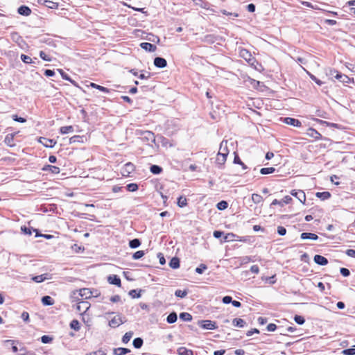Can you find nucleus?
<instances>
[{"mask_svg": "<svg viewBox=\"0 0 355 355\" xmlns=\"http://www.w3.org/2000/svg\"><path fill=\"white\" fill-rule=\"evenodd\" d=\"M136 135L144 141L148 142L149 145L155 142V134L151 131L137 130Z\"/></svg>", "mask_w": 355, "mask_h": 355, "instance_id": "nucleus-1", "label": "nucleus"}, {"mask_svg": "<svg viewBox=\"0 0 355 355\" xmlns=\"http://www.w3.org/2000/svg\"><path fill=\"white\" fill-rule=\"evenodd\" d=\"M125 322L126 320L125 317H122L120 314H117L111 320H110L109 326L112 328H116Z\"/></svg>", "mask_w": 355, "mask_h": 355, "instance_id": "nucleus-2", "label": "nucleus"}, {"mask_svg": "<svg viewBox=\"0 0 355 355\" xmlns=\"http://www.w3.org/2000/svg\"><path fill=\"white\" fill-rule=\"evenodd\" d=\"M198 324L205 329L214 330L217 328L216 322L209 320H199Z\"/></svg>", "mask_w": 355, "mask_h": 355, "instance_id": "nucleus-3", "label": "nucleus"}, {"mask_svg": "<svg viewBox=\"0 0 355 355\" xmlns=\"http://www.w3.org/2000/svg\"><path fill=\"white\" fill-rule=\"evenodd\" d=\"M239 55L243 58L244 60H245L248 63H251L252 64L254 60V57L252 55V54L250 53V52L249 51H248L247 49H242L240 50L239 51Z\"/></svg>", "mask_w": 355, "mask_h": 355, "instance_id": "nucleus-4", "label": "nucleus"}, {"mask_svg": "<svg viewBox=\"0 0 355 355\" xmlns=\"http://www.w3.org/2000/svg\"><path fill=\"white\" fill-rule=\"evenodd\" d=\"M90 307V304L87 302L82 300L79 302L76 306V309L80 313H85Z\"/></svg>", "mask_w": 355, "mask_h": 355, "instance_id": "nucleus-5", "label": "nucleus"}, {"mask_svg": "<svg viewBox=\"0 0 355 355\" xmlns=\"http://www.w3.org/2000/svg\"><path fill=\"white\" fill-rule=\"evenodd\" d=\"M291 195L296 197L302 203H305L306 195L302 190H293L291 191Z\"/></svg>", "mask_w": 355, "mask_h": 355, "instance_id": "nucleus-6", "label": "nucleus"}, {"mask_svg": "<svg viewBox=\"0 0 355 355\" xmlns=\"http://www.w3.org/2000/svg\"><path fill=\"white\" fill-rule=\"evenodd\" d=\"M228 153L229 152L227 149H225V152H218L216 157L217 164L220 165H223L226 161Z\"/></svg>", "mask_w": 355, "mask_h": 355, "instance_id": "nucleus-7", "label": "nucleus"}, {"mask_svg": "<svg viewBox=\"0 0 355 355\" xmlns=\"http://www.w3.org/2000/svg\"><path fill=\"white\" fill-rule=\"evenodd\" d=\"M78 291L82 299H89L94 296L93 292L89 288H84L78 290Z\"/></svg>", "mask_w": 355, "mask_h": 355, "instance_id": "nucleus-8", "label": "nucleus"}, {"mask_svg": "<svg viewBox=\"0 0 355 355\" xmlns=\"http://www.w3.org/2000/svg\"><path fill=\"white\" fill-rule=\"evenodd\" d=\"M282 121L286 124L295 126V127H300L302 125V123L296 119L291 118V117H285L282 119Z\"/></svg>", "mask_w": 355, "mask_h": 355, "instance_id": "nucleus-9", "label": "nucleus"}, {"mask_svg": "<svg viewBox=\"0 0 355 355\" xmlns=\"http://www.w3.org/2000/svg\"><path fill=\"white\" fill-rule=\"evenodd\" d=\"M135 169V166L130 162L125 164L123 168H122L121 173L123 176H128L130 173H131Z\"/></svg>", "mask_w": 355, "mask_h": 355, "instance_id": "nucleus-10", "label": "nucleus"}, {"mask_svg": "<svg viewBox=\"0 0 355 355\" xmlns=\"http://www.w3.org/2000/svg\"><path fill=\"white\" fill-rule=\"evenodd\" d=\"M40 142L47 148H53L56 144L55 141L45 137H41Z\"/></svg>", "mask_w": 355, "mask_h": 355, "instance_id": "nucleus-11", "label": "nucleus"}, {"mask_svg": "<svg viewBox=\"0 0 355 355\" xmlns=\"http://www.w3.org/2000/svg\"><path fill=\"white\" fill-rule=\"evenodd\" d=\"M154 64L158 68H164L167 65L166 59L161 57H156L154 59Z\"/></svg>", "mask_w": 355, "mask_h": 355, "instance_id": "nucleus-12", "label": "nucleus"}, {"mask_svg": "<svg viewBox=\"0 0 355 355\" xmlns=\"http://www.w3.org/2000/svg\"><path fill=\"white\" fill-rule=\"evenodd\" d=\"M313 260L315 263H317L320 266H325L328 263L327 259L326 257H324L322 255H319V254L315 255L313 257Z\"/></svg>", "mask_w": 355, "mask_h": 355, "instance_id": "nucleus-13", "label": "nucleus"}, {"mask_svg": "<svg viewBox=\"0 0 355 355\" xmlns=\"http://www.w3.org/2000/svg\"><path fill=\"white\" fill-rule=\"evenodd\" d=\"M107 281L110 284H114L119 287L121 286V279L116 275H110L107 278Z\"/></svg>", "mask_w": 355, "mask_h": 355, "instance_id": "nucleus-14", "label": "nucleus"}, {"mask_svg": "<svg viewBox=\"0 0 355 355\" xmlns=\"http://www.w3.org/2000/svg\"><path fill=\"white\" fill-rule=\"evenodd\" d=\"M140 46L141 49H143L148 52H154L157 49V47L155 45L152 44L148 42H142L140 44Z\"/></svg>", "mask_w": 355, "mask_h": 355, "instance_id": "nucleus-15", "label": "nucleus"}, {"mask_svg": "<svg viewBox=\"0 0 355 355\" xmlns=\"http://www.w3.org/2000/svg\"><path fill=\"white\" fill-rule=\"evenodd\" d=\"M17 12L19 15L23 16H29L31 14V8L26 6H21L19 7Z\"/></svg>", "mask_w": 355, "mask_h": 355, "instance_id": "nucleus-16", "label": "nucleus"}, {"mask_svg": "<svg viewBox=\"0 0 355 355\" xmlns=\"http://www.w3.org/2000/svg\"><path fill=\"white\" fill-rule=\"evenodd\" d=\"M300 238L303 240H305V239L317 240V239H318V236L314 233L303 232L301 234Z\"/></svg>", "mask_w": 355, "mask_h": 355, "instance_id": "nucleus-17", "label": "nucleus"}, {"mask_svg": "<svg viewBox=\"0 0 355 355\" xmlns=\"http://www.w3.org/2000/svg\"><path fill=\"white\" fill-rule=\"evenodd\" d=\"M335 78L343 83H349L351 81V78L349 76L343 74L340 72V73H336V75L335 76Z\"/></svg>", "mask_w": 355, "mask_h": 355, "instance_id": "nucleus-18", "label": "nucleus"}, {"mask_svg": "<svg viewBox=\"0 0 355 355\" xmlns=\"http://www.w3.org/2000/svg\"><path fill=\"white\" fill-rule=\"evenodd\" d=\"M42 170L43 171H49L52 173H54V174H58L60 171V168H58V167H57L55 166H52V165L44 166L43 167Z\"/></svg>", "mask_w": 355, "mask_h": 355, "instance_id": "nucleus-19", "label": "nucleus"}, {"mask_svg": "<svg viewBox=\"0 0 355 355\" xmlns=\"http://www.w3.org/2000/svg\"><path fill=\"white\" fill-rule=\"evenodd\" d=\"M178 355H193V352L184 347H180L178 349Z\"/></svg>", "mask_w": 355, "mask_h": 355, "instance_id": "nucleus-20", "label": "nucleus"}, {"mask_svg": "<svg viewBox=\"0 0 355 355\" xmlns=\"http://www.w3.org/2000/svg\"><path fill=\"white\" fill-rule=\"evenodd\" d=\"M307 135L314 139H320L321 137V135L315 129L310 128L307 130Z\"/></svg>", "mask_w": 355, "mask_h": 355, "instance_id": "nucleus-21", "label": "nucleus"}, {"mask_svg": "<svg viewBox=\"0 0 355 355\" xmlns=\"http://www.w3.org/2000/svg\"><path fill=\"white\" fill-rule=\"evenodd\" d=\"M42 302L45 306H51L54 304V300L51 297L45 295L42 297Z\"/></svg>", "mask_w": 355, "mask_h": 355, "instance_id": "nucleus-22", "label": "nucleus"}, {"mask_svg": "<svg viewBox=\"0 0 355 355\" xmlns=\"http://www.w3.org/2000/svg\"><path fill=\"white\" fill-rule=\"evenodd\" d=\"M129 352H130V350L124 347H119L114 349V354L115 355H125Z\"/></svg>", "mask_w": 355, "mask_h": 355, "instance_id": "nucleus-23", "label": "nucleus"}, {"mask_svg": "<svg viewBox=\"0 0 355 355\" xmlns=\"http://www.w3.org/2000/svg\"><path fill=\"white\" fill-rule=\"evenodd\" d=\"M47 276H48V274H42L40 275L34 276L31 278V279L37 283H41V282H44V280L49 279L47 277Z\"/></svg>", "mask_w": 355, "mask_h": 355, "instance_id": "nucleus-24", "label": "nucleus"}, {"mask_svg": "<svg viewBox=\"0 0 355 355\" xmlns=\"http://www.w3.org/2000/svg\"><path fill=\"white\" fill-rule=\"evenodd\" d=\"M169 266L173 269L178 268L180 267V259L176 257H173L169 262Z\"/></svg>", "mask_w": 355, "mask_h": 355, "instance_id": "nucleus-25", "label": "nucleus"}, {"mask_svg": "<svg viewBox=\"0 0 355 355\" xmlns=\"http://www.w3.org/2000/svg\"><path fill=\"white\" fill-rule=\"evenodd\" d=\"M58 72L60 73L62 78L66 80L69 81L71 83H72L73 85H76V83L73 80L68 74H67L62 69H58Z\"/></svg>", "mask_w": 355, "mask_h": 355, "instance_id": "nucleus-26", "label": "nucleus"}, {"mask_svg": "<svg viewBox=\"0 0 355 355\" xmlns=\"http://www.w3.org/2000/svg\"><path fill=\"white\" fill-rule=\"evenodd\" d=\"M315 196L322 200H327L331 197V193L328 191L318 192Z\"/></svg>", "mask_w": 355, "mask_h": 355, "instance_id": "nucleus-27", "label": "nucleus"}, {"mask_svg": "<svg viewBox=\"0 0 355 355\" xmlns=\"http://www.w3.org/2000/svg\"><path fill=\"white\" fill-rule=\"evenodd\" d=\"M178 315L175 312L171 313L166 318V321L169 324H173L177 321Z\"/></svg>", "mask_w": 355, "mask_h": 355, "instance_id": "nucleus-28", "label": "nucleus"}, {"mask_svg": "<svg viewBox=\"0 0 355 355\" xmlns=\"http://www.w3.org/2000/svg\"><path fill=\"white\" fill-rule=\"evenodd\" d=\"M232 324L235 327H243L246 322L244 320L241 318H235L233 320Z\"/></svg>", "mask_w": 355, "mask_h": 355, "instance_id": "nucleus-29", "label": "nucleus"}, {"mask_svg": "<svg viewBox=\"0 0 355 355\" xmlns=\"http://www.w3.org/2000/svg\"><path fill=\"white\" fill-rule=\"evenodd\" d=\"M150 171L153 174H155V175H158L159 173H162V168L158 165H152L150 167Z\"/></svg>", "mask_w": 355, "mask_h": 355, "instance_id": "nucleus-30", "label": "nucleus"}, {"mask_svg": "<svg viewBox=\"0 0 355 355\" xmlns=\"http://www.w3.org/2000/svg\"><path fill=\"white\" fill-rule=\"evenodd\" d=\"M141 245V241L138 239H134L129 241V246L131 248H137Z\"/></svg>", "mask_w": 355, "mask_h": 355, "instance_id": "nucleus-31", "label": "nucleus"}, {"mask_svg": "<svg viewBox=\"0 0 355 355\" xmlns=\"http://www.w3.org/2000/svg\"><path fill=\"white\" fill-rule=\"evenodd\" d=\"M44 6L51 9H57L58 8V3L53 2L49 0L44 1Z\"/></svg>", "mask_w": 355, "mask_h": 355, "instance_id": "nucleus-32", "label": "nucleus"}, {"mask_svg": "<svg viewBox=\"0 0 355 355\" xmlns=\"http://www.w3.org/2000/svg\"><path fill=\"white\" fill-rule=\"evenodd\" d=\"M73 131L72 125L62 126L60 129V132L62 135L67 134Z\"/></svg>", "mask_w": 355, "mask_h": 355, "instance_id": "nucleus-33", "label": "nucleus"}, {"mask_svg": "<svg viewBox=\"0 0 355 355\" xmlns=\"http://www.w3.org/2000/svg\"><path fill=\"white\" fill-rule=\"evenodd\" d=\"M336 73H340L339 71L334 69H326V75L329 77V78L333 79L335 78Z\"/></svg>", "mask_w": 355, "mask_h": 355, "instance_id": "nucleus-34", "label": "nucleus"}, {"mask_svg": "<svg viewBox=\"0 0 355 355\" xmlns=\"http://www.w3.org/2000/svg\"><path fill=\"white\" fill-rule=\"evenodd\" d=\"M144 341L141 338H136L133 340L132 344L136 349H139L143 345Z\"/></svg>", "mask_w": 355, "mask_h": 355, "instance_id": "nucleus-35", "label": "nucleus"}, {"mask_svg": "<svg viewBox=\"0 0 355 355\" xmlns=\"http://www.w3.org/2000/svg\"><path fill=\"white\" fill-rule=\"evenodd\" d=\"M180 318L183 321L189 322L192 320V316L189 313L182 312L180 314Z\"/></svg>", "mask_w": 355, "mask_h": 355, "instance_id": "nucleus-36", "label": "nucleus"}, {"mask_svg": "<svg viewBox=\"0 0 355 355\" xmlns=\"http://www.w3.org/2000/svg\"><path fill=\"white\" fill-rule=\"evenodd\" d=\"M80 295L78 291H73L71 295V299L72 302H78V303L82 300L80 298Z\"/></svg>", "mask_w": 355, "mask_h": 355, "instance_id": "nucleus-37", "label": "nucleus"}, {"mask_svg": "<svg viewBox=\"0 0 355 355\" xmlns=\"http://www.w3.org/2000/svg\"><path fill=\"white\" fill-rule=\"evenodd\" d=\"M275 171V168L274 167H268V168H262L260 169V173L262 175H268L272 173Z\"/></svg>", "mask_w": 355, "mask_h": 355, "instance_id": "nucleus-38", "label": "nucleus"}, {"mask_svg": "<svg viewBox=\"0 0 355 355\" xmlns=\"http://www.w3.org/2000/svg\"><path fill=\"white\" fill-rule=\"evenodd\" d=\"M141 290L132 289L129 291V295L132 298H139L141 297Z\"/></svg>", "mask_w": 355, "mask_h": 355, "instance_id": "nucleus-39", "label": "nucleus"}, {"mask_svg": "<svg viewBox=\"0 0 355 355\" xmlns=\"http://www.w3.org/2000/svg\"><path fill=\"white\" fill-rule=\"evenodd\" d=\"M90 86L92 87V88H96L103 92H105V93H109V89L105 87H103V86H101V85H98L96 83H91L90 84Z\"/></svg>", "mask_w": 355, "mask_h": 355, "instance_id": "nucleus-40", "label": "nucleus"}, {"mask_svg": "<svg viewBox=\"0 0 355 355\" xmlns=\"http://www.w3.org/2000/svg\"><path fill=\"white\" fill-rule=\"evenodd\" d=\"M188 294L187 290H176L175 292V295L178 297L184 298Z\"/></svg>", "mask_w": 355, "mask_h": 355, "instance_id": "nucleus-41", "label": "nucleus"}, {"mask_svg": "<svg viewBox=\"0 0 355 355\" xmlns=\"http://www.w3.org/2000/svg\"><path fill=\"white\" fill-rule=\"evenodd\" d=\"M252 200L253 201L254 203L259 204L263 201V198L259 194L253 193L252 195Z\"/></svg>", "mask_w": 355, "mask_h": 355, "instance_id": "nucleus-42", "label": "nucleus"}, {"mask_svg": "<svg viewBox=\"0 0 355 355\" xmlns=\"http://www.w3.org/2000/svg\"><path fill=\"white\" fill-rule=\"evenodd\" d=\"M70 327L71 329H74L75 331H79V329H80V325L78 320H73L70 322Z\"/></svg>", "mask_w": 355, "mask_h": 355, "instance_id": "nucleus-43", "label": "nucleus"}, {"mask_svg": "<svg viewBox=\"0 0 355 355\" xmlns=\"http://www.w3.org/2000/svg\"><path fill=\"white\" fill-rule=\"evenodd\" d=\"M132 335L133 332L132 331L126 332L122 338V342L123 343H128L132 337Z\"/></svg>", "mask_w": 355, "mask_h": 355, "instance_id": "nucleus-44", "label": "nucleus"}, {"mask_svg": "<svg viewBox=\"0 0 355 355\" xmlns=\"http://www.w3.org/2000/svg\"><path fill=\"white\" fill-rule=\"evenodd\" d=\"M187 205V200L185 197L180 196L178 199V205L180 207H184Z\"/></svg>", "mask_w": 355, "mask_h": 355, "instance_id": "nucleus-45", "label": "nucleus"}, {"mask_svg": "<svg viewBox=\"0 0 355 355\" xmlns=\"http://www.w3.org/2000/svg\"><path fill=\"white\" fill-rule=\"evenodd\" d=\"M228 207V203L225 200H221L216 205V207L218 210H224Z\"/></svg>", "mask_w": 355, "mask_h": 355, "instance_id": "nucleus-46", "label": "nucleus"}, {"mask_svg": "<svg viewBox=\"0 0 355 355\" xmlns=\"http://www.w3.org/2000/svg\"><path fill=\"white\" fill-rule=\"evenodd\" d=\"M234 163L240 164L243 169L247 168V166L241 160L239 155L237 154H235L234 158Z\"/></svg>", "mask_w": 355, "mask_h": 355, "instance_id": "nucleus-47", "label": "nucleus"}, {"mask_svg": "<svg viewBox=\"0 0 355 355\" xmlns=\"http://www.w3.org/2000/svg\"><path fill=\"white\" fill-rule=\"evenodd\" d=\"M21 60L26 64L35 63L30 56L24 54L21 55Z\"/></svg>", "mask_w": 355, "mask_h": 355, "instance_id": "nucleus-48", "label": "nucleus"}, {"mask_svg": "<svg viewBox=\"0 0 355 355\" xmlns=\"http://www.w3.org/2000/svg\"><path fill=\"white\" fill-rule=\"evenodd\" d=\"M126 189L128 191L134 192L138 189V185L135 183H130L127 184Z\"/></svg>", "mask_w": 355, "mask_h": 355, "instance_id": "nucleus-49", "label": "nucleus"}, {"mask_svg": "<svg viewBox=\"0 0 355 355\" xmlns=\"http://www.w3.org/2000/svg\"><path fill=\"white\" fill-rule=\"evenodd\" d=\"M294 320L297 324L300 325L303 324L305 322V319L304 318V317L299 315H295Z\"/></svg>", "mask_w": 355, "mask_h": 355, "instance_id": "nucleus-50", "label": "nucleus"}, {"mask_svg": "<svg viewBox=\"0 0 355 355\" xmlns=\"http://www.w3.org/2000/svg\"><path fill=\"white\" fill-rule=\"evenodd\" d=\"M5 143L9 146H13L15 145L13 144V135H7L5 138Z\"/></svg>", "mask_w": 355, "mask_h": 355, "instance_id": "nucleus-51", "label": "nucleus"}, {"mask_svg": "<svg viewBox=\"0 0 355 355\" xmlns=\"http://www.w3.org/2000/svg\"><path fill=\"white\" fill-rule=\"evenodd\" d=\"M144 255V252L143 250H139L135 252L132 255V259L135 260H137L143 257Z\"/></svg>", "mask_w": 355, "mask_h": 355, "instance_id": "nucleus-52", "label": "nucleus"}, {"mask_svg": "<svg viewBox=\"0 0 355 355\" xmlns=\"http://www.w3.org/2000/svg\"><path fill=\"white\" fill-rule=\"evenodd\" d=\"M207 267L205 264L201 263L198 267L196 268V272L198 274H202Z\"/></svg>", "mask_w": 355, "mask_h": 355, "instance_id": "nucleus-53", "label": "nucleus"}, {"mask_svg": "<svg viewBox=\"0 0 355 355\" xmlns=\"http://www.w3.org/2000/svg\"><path fill=\"white\" fill-rule=\"evenodd\" d=\"M53 340V338L49 336H46V335H44L41 337V342L44 344H47V343H51V341Z\"/></svg>", "mask_w": 355, "mask_h": 355, "instance_id": "nucleus-54", "label": "nucleus"}, {"mask_svg": "<svg viewBox=\"0 0 355 355\" xmlns=\"http://www.w3.org/2000/svg\"><path fill=\"white\" fill-rule=\"evenodd\" d=\"M342 354L344 355H355V348H349L343 350Z\"/></svg>", "mask_w": 355, "mask_h": 355, "instance_id": "nucleus-55", "label": "nucleus"}, {"mask_svg": "<svg viewBox=\"0 0 355 355\" xmlns=\"http://www.w3.org/2000/svg\"><path fill=\"white\" fill-rule=\"evenodd\" d=\"M147 40L152 42H155V43H159V40H160L159 37L158 36L153 35V34H150L149 35V37L147 38Z\"/></svg>", "mask_w": 355, "mask_h": 355, "instance_id": "nucleus-56", "label": "nucleus"}, {"mask_svg": "<svg viewBox=\"0 0 355 355\" xmlns=\"http://www.w3.org/2000/svg\"><path fill=\"white\" fill-rule=\"evenodd\" d=\"M306 73L309 74V77L312 80H313L317 85H322V82L318 79L314 75L310 73L309 71H306Z\"/></svg>", "mask_w": 355, "mask_h": 355, "instance_id": "nucleus-57", "label": "nucleus"}, {"mask_svg": "<svg viewBox=\"0 0 355 355\" xmlns=\"http://www.w3.org/2000/svg\"><path fill=\"white\" fill-rule=\"evenodd\" d=\"M86 355H106V352L104 350L100 349L97 351L87 353Z\"/></svg>", "mask_w": 355, "mask_h": 355, "instance_id": "nucleus-58", "label": "nucleus"}, {"mask_svg": "<svg viewBox=\"0 0 355 355\" xmlns=\"http://www.w3.org/2000/svg\"><path fill=\"white\" fill-rule=\"evenodd\" d=\"M235 237H236V235H235V234H234L233 233H229V234H227L224 236V241H234Z\"/></svg>", "mask_w": 355, "mask_h": 355, "instance_id": "nucleus-59", "label": "nucleus"}, {"mask_svg": "<svg viewBox=\"0 0 355 355\" xmlns=\"http://www.w3.org/2000/svg\"><path fill=\"white\" fill-rule=\"evenodd\" d=\"M340 272L343 277H345L349 276L350 275V271L346 268H341L340 269Z\"/></svg>", "mask_w": 355, "mask_h": 355, "instance_id": "nucleus-60", "label": "nucleus"}, {"mask_svg": "<svg viewBox=\"0 0 355 355\" xmlns=\"http://www.w3.org/2000/svg\"><path fill=\"white\" fill-rule=\"evenodd\" d=\"M292 200V198L290 197L289 196H285L282 200V207H283L284 205H287V204H289Z\"/></svg>", "mask_w": 355, "mask_h": 355, "instance_id": "nucleus-61", "label": "nucleus"}, {"mask_svg": "<svg viewBox=\"0 0 355 355\" xmlns=\"http://www.w3.org/2000/svg\"><path fill=\"white\" fill-rule=\"evenodd\" d=\"M277 233L281 236H284L286 234V230L283 226H278L277 227Z\"/></svg>", "mask_w": 355, "mask_h": 355, "instance_id": "nucleus-62", "label": "nucleus"}, {"mask_svg": "<svg viewBox=\"0 0 355 355\" xmlns=\"http://www.w3.org/2000/svg\"><path fill=\"white\" fill-rule=\"evenodd\" d=\"M40 58H41L42 60H45V61H51V58H50L49 55H46L44 51H41L40 52Z\"/></svg>", "mask_w": 355, "mask_h": 355, "instance_id": "nucleus-63", "label": "nucleus"}, {"mask_svg": "<svg viewBox=\"0 0 355 355\" xmlns=\"http://www.w3.org/2000/svg\"><path fill=\"white\" fill-rule=\"evenodd\" d=\"M12 119L19 123H24L26 121V119L25 118L18 116L17 115H12Z\"/></svg>", "mask_w": 355, "mask_h": 355, "instance_id": "nucleus-64", "label": "nucleus"}]
</instances>
